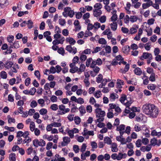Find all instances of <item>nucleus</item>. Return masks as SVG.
Here are the masks:
<instances>
[{
	"label": "nucleus",
	"instance_id": "nucleus-42",
	"mask_svg": "<svg viewBox=\"0 0 161 161\" xmlns=\"http://www.w3.org/2000/svg\"><path fill=\"white\" fill-rule=\"evenodd\" d=\"M16 155L14 153H11L9 154V158L10 161H15Z\"/></svg>",
	"mask_w": 161,
	"mask_h": 161
},
{
	"label": "nucleus",
	"instance_id": "nucleus-61",
	"mask_svg": "<svg viewBox=\"0 0 161 161\" xmlns=\"http://www.w3.org/2000/svg\"><path fill=\"white\" fill-rule=\"evenodd\" d=\"M84 83H85V85L86 87L89 86L90 85V83L89 81V79L85 78L84 81Z\"/></svg>",
	"mask_w": 161,
	"mask_h": 161
},
{
	"label": "nucleus",
	"instance_id": "nucleus-63",
	"mask_svg": "<svg viewBox=\"0 0 161 161\" xmlns=\"http://www.w3.org/2000/svg\"><path fill=\"white\" fill-rule=\"evenodd\" d=\"M103 79V75L101 74H99L97 77L96 78V81L98 83H100Z\"/></svg>",
	"mask_w": 161,
	"mask_h": 161
},
{
	"label": "nucleus",
	"instance_id": "nucleus-7",
	"mask_svg": "<svg viewBox=\"0 0 161 161\" xmlns=\"http://www.w3.org/2000/svg\"><path fill=\"white\" fill-rule=\"evenodd\" d=\"M148 59L151 60L152 59V56L150 53H143L142 55L141 56L140 59L143 60L144 59Z\"/></svg>",
	"mask_w": 161,
	"mask_h": 161
},
{
	"label": "nucleus",
	"instance_id": "nucleus-56",
	"mask_svg": "<svg viewBox=\"0 0 161 161\" xmlns=\"http://www.w3.org/2000/svg\"><path fill=\"white\" fill-rule=\"evenodd\" d=\"M94 29L95 30H97L101 27L100 23L98 22H96L93 25Z\"/></svg>",
	"mask_w": 161,
	"mask_h": 161
},
{
	"label": "nucleus",
	"instance_id": "nucleus-20",
	"mask_svg": "<svg viewBox=\"0 0 161 161\" xmlns=\"http://www.w3.org/2000/svg\"><path fill=\"white\" fill-rule=\"evenodd\" d=\"M111 151L113 152H116L118 150L117 145L116 143H113L111 144Z\"/></svg>",
	"mask_w": 161,
	"mask_h": 161
},
{
	"label": "nucleus",
	"instance_id": "nucleus-12",
	"mask_svg": "<svg viewBox=\"0 0 161 161\" xmlns=\"http://www.w3.org/2000/svg\"><path fill=\"white\" fill-rule=\"evenodd\" d=\"M139 28V25H133L129 31V34H133L136 32L137 30Z\"/></svg>",
	"mask_w": 161,
	"mask_h": 161
},
{
	"label": "nucleus",
	"instance_id": "nucleus-28",
	"mask_svg": "<svg viewBox=\"0 0 161 161\" xmlns=\"http://www.w3.org/2000/svg\"><path fill=\"white\" fill-rule=\"evenodd\" d=\"M135 74L138 75H140L142 74V71L141 69L138 68H136L134 70Z\"/></svg>",
	"mask_w": 161,
	"mask_h": 161
},
{
	"label": "nucleus",
	"instance_id": "nucleus-26",
	"mask_svg": "<svg viewBox=\"0 0 161 161\" xmlns=\"http://www.w3.org/2000/svg\"><path fill=\"white\" fill-rule=\"evenodd\" d=\"M151 135L159 137L161 136V132H157L155 130H153L151 132Z\"/></svg>",
	"mask_w": 161,
	"mask_h": 161
},
{
	"label": "nucleus",
	"instance_id": "nucleus-41",
	"mask_svg": "<svg viewBox=\"0 0 161 161\" xmlns=\"http://www.w3.org/2000/svg\"><path fill=\"white\" fill-rule=\"evenodd\" d=\"M119 100L121 103L124 104L125 101H126V96L125 95H123L122 97L120 98Z\"/></svg>",
	"mask_w": 161,
	"mask_h": 161
},
{
	"label": "nucleus",
	"instance_id": "nucleus-29",
	"mask_svg": "<svg viewBox=\"0 0 161 161\" xmlns=\"http://www.w3.org/2000/svg\"><path fill=\"white\" fill-rule=\"evenodd\" d=\"M146 3H144L142 4V7L143 9H145L149 7L152 5V1H150V2H147Z\"/></svg>",
	"mask_w": 161,
	"mask_h": 161
},
{
	"label": "nucleus",
	"instance_id": "nucleus-27",
	"mask_svg": "<svg viewBox=\"0 0 161 161\" xmlns=\"http://www.w3.org/2000/svg\"><path fill=\"white\" fill-rule=\"evenodd\" d=\"M24 139L23 140V144L26 143V145L29 146V143L31 141V139L30 137L24 138Z\"/></svg>",
	"mask_w": 161,
	"mask_h": 161
},
{
	"label": "nucleus",
	"instance_id": "nucleus-16",
	"mask_svg": "<svg viewBox=\"0 0 161 161\" xmlns=\"http://www.w3.org/2000/svg\"><path fill=\"white\" fill-rule=\"evenodd\" d=\"M44 37L46 38L47 40L49 42H51L52 41V39L51 38L50 35H51V32L49 31H46L44 32Z\"/></svg>",
	"mask_w": 161,
	"mask_h": 161
},
{
	"label": "nucleus",
	"instance_id": "nucleus-6",
	"mask_svg": "<svg viewBox=\"0 0 161 161\" xmlns=\"http://www.w3.org/2000/svg\"><path fill=\"white\" fill-rule=\"evenodd\" d=\"M103 63V61L100 58H98L96 60L92 61L91 64V67L94 68L97 65H101Z\"/></svg>",
	"mask_w": 161,
	"mask_h": 161
},
{
	"label": "nucleus",
	"instance_id": "nucleus-35",
	"mask_svg": "<svg viewBox=\"0 0 161 161\" xmlns=\"http://www.w3.org/2000/svg\"><path fill=\"white\" fill-rule=\"evenodd\" d=\"M130 21L132 23H134L137 20L138 18L136 15H131L130 17Z\"/></svg>",
	"mask_w": 161,
	"mask_h": 161
},
{
	"label": "nucleus",
	"instance_id": "nucleus-62",
	"mask_svg": "<svg viewBox=\"0 0 161 161\" xmlns=\"http://www.w3.org/2000/svg\"><path fill=\"white\" fill-rule=\"evenodd\" d=\"M53 146V143L52 142H48L46 145V149L47 150H49L51 149Z\"/></svg>",
	"mask_w": 161,
	"mask_h": 161
},
{
	"label": "nucleus",
	"instance_id": "nucleus-32",
	"mask_svg": "<svg viewBox=\"0 0 161 161\" xmlns=\"http://www.w3.org/2000/svg\"><path fill=\"white\" fill-rule=\"evenodd\" d=\"M86 68V66L84 64H81L80 66V68H78V74H80L82 72L84 71Z\"/></svg>",
	"mask_w": 161,
	"mask_h": 161
},
{
	"label": "nucleus",
	"instance_id": "nucleus-30",
	"mask_svg": "<svg viewBox=\"0 0 161 161\" xmlns=\"http://www.w3.org/2000/svg\"><path fill=\"white\" fill-rule=\"evenodd\" d=\"M118 95L114 93H112L110 94V100L112 101H114L116 99L118 98Z\"/></svg>",
	"mask_w": 161,
	"mask_h": 161
},
{
	"label": "nucleus",
	"instance_id": "nucleus-23",
	"mask_svg": "<svg viewBox=\"0 0 161 161\" xmlns=\"http://www.w3.org/2000/svg\"><path fill=\"white\" fill-rule=\"evenodd\" d=\"M71 10V8L69 7H67L64 9V12L63 13V15L65 17L68 16L67 14Z\"/></svg>",
	"mask_w": 161,
	"mask_h": 161
},
{
	"label": "nucleus",
	"instance_id": "nucleus-38",
	"mask_svg": "<svg viewBox=\"0 0 161 161\" xmlns=\"http://www.w3.org/2000/svg\"><path fill=\"white\" fill-rule=\"evenodd\" d=\"M122 50L124 53H128L130 50V47L128 45L122 47Z\"/></svg>",
	"mask_w": 161,
	"mask_h": 161
},
{
	"label": "nucleus",
	"instance_id": "nucleus-10",
	"mask_svg": "<svg viewBox=\"0 0 161 161\" xmlns=\"http://www.w3.org/2000/svg\"><path fill=\"white\" fill-rule=\"evenodd\" d=\"M65 40V38L63 36H62L59 39H55L53 42L52 43L54 45H56L59 44H63Z\"/></svg>",
	"mask_w": 161,
	"mask_h": 161
},
{
	"label": "nucleus",
	"instance_id": "nucleus-19",
	"mask_svg": "<svg viewBox=\"0 0 161 161\" xmlns=\"http://www.w3.org/2000/svg\"><path fill=\"white\" fill-rule=\"evenodd\" d=\"M102 8V5L100 3H96L94 5V9L93 11L101 10V9Z\"/></svg>",
	"mask_w": 161,
	"mask_h": 161
},
{
	"label": "nucleus",
	"instance_id": "nucleus-48",
	"mask_svg": "<svg viewBox=\"0 0 161 161\" xmlns=\"http://www.w3.org/2000/svg\"><path fill=\"white\" fill-rule=\"evenodd\" d=\"M78 68L77 67H75L69 69V72L72 73H74L76 72H77L78 73Z\"/></svg>",
	"mask_w": 161,
	"mask_h": 161
},
{
	"label": "nucleus",
	"instance_id": "nucleus-22",
	"mask_svg": "<svg viewBox=\"0 0 161 161\" xmlns=\"http://www.w3.org/2000/svg\"><path fill=\"white\" fill-rule=\"evenodd\" d=\"M66 41L67 42H69L71 45H74L76 42L75 41L74 38L70 37H67L66 39Z\"/></svg>",
	"mask_w": 161,
	"mask_h": 161
},
{
	"label": "nucleus",
	"instance_id": "nucleus-34",
	"mask_svg": "<svg viewBox=\"0 0 161 161\" xmlns=\"http://www.w3.org/2000/svg\"><path fill=\"white\" fill-rule=\"evenodd\" d=\"M104 142L105 143L108 145H111L112 144V140L108 137H105L104 139Z\"/></svg>",
	"mask_w": 161,
	"mask_h": 161
},
{
	"label": "nucleus",
	"instance_id": "nucleus-47",
	"mask_svg": "<svg viewBox=\"0 0 161 161\" xmlns=\"http://www.w3.org/2000/svg\"><path fill=\"white\" fill-rule=\"evenodd\" d=\"M8 123L11 124L12 123H15V119L14 118H11L10 115L8 116Z\"/></svg>",
	"mask_w": 161,
	"mask_h": 161
},
{
	"label": "nucleus",
	"instance_id": "nucleus-59",
	"mask_svg": "<svg viewBox=\"0 0 161 161\" xmlns=\"http://www.w3.org/2000/svg\"><path fill=\"white\" fill-rule=\"evenodd\" d=\"M98 43L101 44L105 45L107 43V42L105 39L103 38H101L98 40Z\"/></svg>",
	"mask_w": 161,
	"mask_h": 161
},
{
	"label": "nucleus",
	"instance_id": "nucleus-24",
	"mask_svg": "<svg viewBox=\"0 0 161 161\" xmlns=\"http://www.w3.org/2000/svg\"><path fill=\"white\" fill-rule=\"evenodd\" d=\"M148 78V77L146 76L145 74H144L142 77V79L143 80V84L144 85H147L148 84L149 82Z\"/></svg>",
	"mask_w": 161,
	"mask_h": 161
},
{
	"label": "nucleus",
	"instance_id": "nucleus-13",
	"mask_svg": "<svg viewBox=\"0 0 161 161\" xmlns=\"http://www.w3.org/2000/svg\"><path fill=\"white\" fill-rule=\"evenodd\" d=\"M8 4V0H0V9L5 8Z\"/></svg>",
	"mask_w": 161,
	"mask_h": 161
},
{
	"label": "nucleus",
	"instance_id": "nucleus-57",
	"mask_svg": "<svg viewBox=\"0 0 161 161\" xmlns=\"http://www.w3.org/2000/svg\"><path fill=\"white\" fill-rule=\"evenodd\" d=\"M1 77L3 79H6L7 77V74L6 72L2 71L0 73Z\"/></svg>",
	"mask_w": 161,
	"mask_h": 161
},
{
	"label": "nucleus",
	"instance_id": "nucleus-51",
	"mask_svg": "<svg viewBox=\"0 0 161 161\" xmlns=\"http://www.w3.org/2000/svg\"><path fill=\"white\" fill-rule=\"evenodd\" d=\"M92 61H94L92 60V58H89L87 59L86 62V65L87 67H88L90 65L91 67V62H92Z\"/></svg>",
	"mask_w": 161,
	"mask_h": 161
},
{
	"label": "nucleus",
	"instance_id": "nucleus-54",
	"mask_svg": "<svg viewBox=\"0 0 161 161\" xmlns=\"http://www.w3.org/2000/svg\"><path fill=\"white\" fill-rule=\"evenodd\" d=\"M74 120L75 123L76 125H79L80 122V119L78 116H75L74 118Z\"/></svg>",
	"mask_w": 161,
	"mask_h": 161
},
{
	"label": "nucleus",
	"instance_id": "nucleus-5",
	"mask_svg": "<svg viewBox=\"0 0 161 161\" xmlns=\"http://www.w3.org/2000/svg\"><path fill=\"white\" fill-rule=\"evenodd\" d=\"M65 49L70 53L75 54L77 51V48L75 47H72L70 45L66 46Z\"/></svg>",
	"mask_w": 161,
	"mask_h": 161
},
{
	"label": "nucleus",
	"instance_id": "nucleus-43",
	"mask_svg": "<svg viewBox=\"0 0 161 161\" xmlns=\"http://www.w3.org/2000/svg\"><path fill=\"white\" fill-rule=\"evenodd\" d=\"M156 75L155 73L150 75L149 78V80L151 82H154L156 80Z\"/></svg>",
	"mask_w": 161,
	"mask_h": 161
},
{
	"label": "nucleus",
	"instance_id": "nucleus-11",
	"mask_svg": "<svg viewBox=\"0 0 161 161\" xmlns=\"http://www.w3.org/2000/svg\"><path fill=\"white\" fill-rule=\"evenodd\" d=\"M125 125L123 124H121L117 127L116 130L119 131L120 134H124L125 133Z\"/></svg>",
	"mask_w": 161,
	"mask_h": 161
},
{
	"label": "nucleus",
	"instance_id": "nucleus-3",
	"mask_svg": "<svg viewBox=\"0 0 161 161\" xmlns=\"http://www.w3.org/2000/svg\"><path fill=\"white\" fill-rule=\"evenodd\" d=\"M59 110L58 111V114L62 115L69 112L70 109L69 108H65L64 105L63 104L59 105L58 106Z\"/></svg>",
	"mask_w": 161,
	"mask_h": 161
},
{
	"label": "nucleus",
	"instance_id": "nucleus-60",
	"mask_svg": "<svg viewBox=\"0 0 161 161\" xmlns=\"http://www.w3.org/2000/svg\"><path fill=\"white\" fill-rule=\"evenodd\" d=\"M73 150L75 153H79L80 148L77 145H74L73 146Z\"/></svg>",
	"mask_w": 161,
	"mask_h": 161
},
{
	"label": "nucleus",
	"instance_id": "nucleus-17",
	"mask_svg": "<svg viewBox=\"0 0 161 161\" xmlns=\"http://www.w3.org/2000/svg\"><path fill=\"white\" fill-rule=\"evenodd\" d=\"M82 134L84 136L86 135L93 136L94 134L93 131H88L86 128H85L84 129L83 132L82 133Z\"/></svg>",
	"mask_w": 161,
	"mask_h": 161
},
{
	"label": "nucleus",
	"instance_id": "nucleus-14",
	"mask_svg": "<svg viewBox=\"0 0 161 161\" xmlns=\"http://www.w3.org/2000/svg\"><path fill=\"white\" fill-rule=\"evenodd\" d=\"M150 142L151 143L149 145H150L151 146H155L156 145L159 146L161 143L160 141L158 142L156 138L155 137L152 139Z\"/></svg>",
	"mask_w": 161,
	"mask_h": 161
},
{
	"label": "nucleus",
	"instance_id": "nucleus-64",
	"mask_svg": "<svg viewBox=\"0 0 161 161\" xmlns=\"http://www.w3.org/2000/svg\"><path fill=\"white\" fill-rule=\"evenodd\" d=\"M37 105V103L35 100H33L30 103L31 107L32 108L36 107Z\"/></svg>",
	"mask_w": 161,
	"mask_h": 161
},
{
	"label": "nucleus",
	"instance_id": "nucleus-45",
	"mask_svg": "<svg viewBox=\"0 0 161 161\" xmlns=\"http://www.w3.org/2000/svg\"><path fill=\"white\" fill-rule=\"evenodd\" d=\"M39 112L40 114L42 115H44L47 114V111L46 108H43L41 109L40 110Z\"/></svg>",
	"mask_w": 161,
	"mask_h": 161
},
{
	"label": "nucleus",
	"instance_id": "nucleus-33",
	"mask_svg": "<svg viewBox=\"0 0 161 161\" xmlns=\"http://www.w3.org/2000/svg\"><path fill=\"white\" fill-rule=\"evenodd\" d=\"M17 72V70L16 69L15 67H13L8 72V74L11 76H13L14 75L13 73H16Z\"/></svg>",
	"mask_w": 161,
	"mask_h": 161
},
{
	"label": "nucleus",
	"instance_id": "nucleus-55",
	"mask_svg": "<svg viewBox=\"0 0 161 161\" xmlns=\"http://www.w3.org/2000/svg\"><path fill=\"white\" fill-rule=\"evenodd\" d=\"M114 114L116 115H117L116 113L114 114L112 111H109L107 114V116L108 118H111L113 117Z\"/></svg>",
	"mask_w": 161,
	"mask_h": 161
},
{
	"label": "nucleus",
	"instance_id": "nucleus-44",
	"mask_svg": "<svg viewBox=\"0 0 161 161\" xmlns=\"http://www.w3.org/2000/svg\"><path fill=\"white\" fill-rule=\"evenodd\" d=\"M79 110L81 114H83L86 113L85 108L83 106L81 105L79 108Z\"/></svg>",
	"mask_w": 161,
	"mask_h": 161
},
{
	"label": "nucleus",
	"instance_id": "nucleus-40",
	"mask_svg": "<svg viewBox=\"0 0 161 161\" xmlns=\"http://www.w3.org/2000/svg\"><path fill=\"white\" fill-rule=\"evenodd\" d=\"M33 21L31 20H28L27 21H26V25H27V27L29 29H31L33 27Z\"/></svg>",
	"mask_w": 161,
	"mask_h": 161
},
{
	"label": "nucleus",
	"instance_id": "nucleus-46",
	"mask_svg": "<svg viewBox=\"0 0 161 161\" xmlns=\"http://www.w3.org/2000/svg\"><path fill=\"white\" fill-rule=\"evenodd\" d=\"M105 52L107 54L108 53H110L111 52V47L107 45L105 48Z\"/></svg>",
	"mask_w": 161,
	"mask_h": 161
},
{
	"label": "nucleus",
	"instance_id": "nucleus-49",
	"mask_svg": "<svg viewBox=\"0 0 161 161\" xmlns=\"http://www.w3.org/2000/svg\"><path fill=\"white\" fill-rule=\"evenodd\" d=\"M134 128L136 132H138L141 130V125L138 124L135 125Z\"/></svg>",
	"mask_w": 161,
	"mask_h": 161
},
{
	"label": "nucleus",
	"instance_id": "nucleus-4",
	"mask_svg": "<svg viewBox=\"0 0 161 161\" xmlns=\"http://www.w3.org/2000/svg\"><path fill=\"white\" fill-rule=\"evenodd\" d=\"M33 143L35 147L38 146L44 147L46 145L45 142L43 139L39 140L37 139H35L33 141Z\"/></svg>",
	"mask_w": 161,
	"mask_h": 161
},
{
	"label": "nucleus",
	"instance_id": "nucleus-2",
	"mask_svg": "<svg viewBox=\"0 0 161 161\" xmlns=\"http://www.w3.org/2000/svg\"><path fill=\"white\" fill-rule=\"evenodd\" d=\"M94 107L97 108L95 110L96 116L97 118V122H102L104 120V117L105 115V113L104 111L102 110L101 108H99L100 105L98 104H95Z\"/></svg>",
	"mask_w": 161,
	"mask_h": 161
},
{
	"label": "nucleus",
	"instance_id": "nucleus-31",
	"mask_svg": "<svg viewBox=\"0 0 161 161\" xmlns=\"http://www.w3.org/2000/svg\"><path fill=\"white\" fill-rule=\"evenodd\" d=\"M93 12L94 16L96 17L100 16L102 14L101 10L93 11Z\"/></svg>",
	"mask_w": 161,
	"mask_h": 161
},
{
	"label": "nucleus",
	"instance_id": "nucleus-58",
	"mask_svg": "<svg viewBox=\"0 0 161 161\" xmlns=\"http://www.w3.org/2000/svg\"><path fill=\"white\" fill-rule=\"evenodd\" d=\"M84 103V101L83 98L80 97L77 98L76 103L81 104Z\"/></svg>",
	"mask_w": 161,
	"mask_h": 161
},
{
	"label": "nucleus",
	"instance_id": "nucleus-52",
	"mask_svg": "<svg viewBox=\"0 0 161 161\" xmlns=\"http://www.w3.org/2000/svg\"><path fill=\"white\" fill-rule=\"evenodd\" d=\"M94 95L96 98H99L101 96L102 93L100 90H97L96 91Z\"/></svg>",
	"mask_w": 161,
	"mask_h": 161
},
{
	"label": "nucleus",
	"instance_id": "nucleus-15",
	"mask_svg": "<svg viewBox=\"0 0 161 161\" xmlns=\"http://www.w3.org/2000/svg\"><path fill=\"white\" fill-rule=\"evenodd\" d=\"M117 160H120L122 159H125L127 157V154L125 153L119 152L117 154Z\"/></svg>",
	"mask_w": 161,
	"mask_h": 161
},
{
	"label": "nucleus",
	"instance_id": "nucleus-53",
	"mask_svg": "<svg viewBox=\"0 0 161 161\" xmlns=\"http://www.w3.org/2000/svg\"><path fill=\"white\" fill-rule=\"evenodd\" d=\"M51 123L53 127H58L61 126L62 125V124L60 123L53 122Z\"/></svg>",
	"mask_w": 161,
	"mask_h": 161
},
{
	"label": "nucleus",
	"instance_id": "nucleus-37",
	"mask_svg": "<svg viewBox=\"0 0 161 161\" xmlns=\"http://www.w3.org/2000/svg\"><path fill=\"white\" fill-rule=\"evenodd\" d=\"M35 127L36 126L34 122L33 121L31 122L29 126L30 130L32 132H33L36 128Z\"/></svg>",
	"mask_w": 161,
	"mask_h": 161
},
{
	"label": "nucleus",
	"instance_id": "nucleus-39",
	"mask_svg": "<svg viewBox=\"0 0 161 161\" xmlns=\"http://www.w3.org/2000/svg\"><path fill=\"white\" fill-rule=\"evenodd\" d=\"M117 25L116 22H113L110 24V27L111 29L113 31H115L117 28Z\"/></svg>",
	"mask_w": 161,
	"mask_h": 161
},
{
	"label": "nucleus",
	"instance_id": "nucleus-9",
	"mask_svg": "<svg viewBox=\"0 0 161 161\" xmlns=\"http://www.w3.org/2000/svg\"><path fill=\"white\" fill-rule=\"evenodd\" d=\"M123 134H120L119 136H118L116 137V140L120 142L121 144L122 145H124L126 144L125 139L123 138Z\"/></svg>",
	"mask_w": 161,
	"mask_h": 161
},
{
	"label": "nucleus",
	"instance_id": "nucleus-50",
	"mask_svg": "<svg viewBox=\"0 0 161 161\" xmlns=\"http://www.w3.org/2000/svg\"><path fill=\"white\" fill-rule=\"evenodd\" d=\"M50 108L53 110L56 111L58 109V107L57 104H53L51 105Z\"/></svg>",
	"mask_w": 161,
	"mask_h": 161
},
{
	"label": "nucleus",
	"instance_id": "nucleus-36",
	"mask_svg": "<svg viewBox=\"0 0 161 161\" xmlns=\"http://www.w3.org/2000/svg\"><path fill=\"white\" fill-rule=\"evenodd\" d=\"M130 68V65L129 64H127L125 65V67L124 69H121V72L123 74H125L127 72L129 69Z\"/></svg>",
	"mask_w": 161,
	"mask_h": 161
},
{
	"label": "nucleus",
	"instance_id": "nucleus-8",
	"mask_svg": "<svg viewBox=\"0 0 161 161\" xmlns=\"http://www.w3.org/2000/svg\"><path fill=\"white\" fill-rule=\"evenodd\" d=\"M63 141L61 142V144L62 146H67L70 142V138L68 136H64L63 137Z\"/></svg>",
	"mask_w": 161,
	"mask_h": 161
},
{
	"label": "nucleus",
	"instance_id": "nucleus-25",
	"mask_svg": "<svg viewBox=\"0 0 161 161\" xmlns=\"http://www.w3.org/2000/svg\"><path fill=\"white\" fill-rule=\"evenodd\" d=\"M13 64V63L12 61L8 60L5 64V67L7 69H9L12 67Z\"/></svg>",
	"mask_w": 161,
	"mask_h": 161
},
{
	"label": "nucleus",
	"instance_id": "nucleus-18",
	"mask_svg": "<svg viewBox=\"0 0 161 161\" xmlns=\"http://www.w3.org/2000/svg\"><path fill=\"white\" fill-rule=\"evenodd\" d=\"M90 154V152L89 151H87L85 153L82 152L81 155V158L82 160H85L86 157H89Z\"/></svg>",
	"mask_w": 161,
	"mask_h": 161
},
{
	"label": "nucleus",
	"instance_id": "nucleus-21",
	"mask_svg": "<svg viewBox=\"0 0 161 161\" xmlns=\"http://www.w3.org/2000/svg\"><path fill=\"white\" fill-rule=\"evenodd\" d=\"M151 146L150 145H148L146 147L142 146L140 148V150L143 152L145 151L148 152L150 151L151 148Z\"/></svg>",
	"mask_w": 161,
	"mask_h": 161
},
{
	"label": "nucleus",
	"instance_id": "nucleus-1",
	"mask_svg": "<svg viewBox=\"0 0 161 161\" xmlns=\"http://www.w3.org/2000/svg\"><path fill=\"white\" fill-rule=\"evenodd\" d=\"M143 112L146 114L153 118H156L158 114V109L154 104L147 103L142 107Z\"/></svg>",
	"mask_w": 161,
	"mask_h": 161
}]
</instances>
